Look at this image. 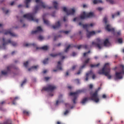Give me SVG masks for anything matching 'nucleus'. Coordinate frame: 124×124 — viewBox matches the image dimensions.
<instances>
[{
    "label": "nucleus",
    "instance_id": "f257e3e1",
    "mask_svg": "<svg viewBox=\"0 0 124 124\" xmlns=\"http://www.w3.org/2000/svg\"><path fill=\"white\" fill-rule=\"evenodd\" d=\"M35 2L37 3V5L34 7L35 13H31L24 15L23 16V18H26L30 21H33V22H36V23H38V19L34 18V15L41 8H47L48 9H51L52 7H48L47 5H45L42 0H35Z\"/></svg>",
    "mask_w": 124,
    "mask_h": 124
},
{
    "label": "nucleus",
    "instance_id": "f03ea898",
    "mask_svg": "<svg viewBox=\"0 0 124 124\" xmlns=\"http://www.w3.org/2000/svg\"><path fill=\"white\" fill-rule=\"evenodd\" d=\"M90 94L91 95L90 97H85L80 102L81 104H86L89 100H93V101H94L96 103L97 102H99V98L97 96V91H96L94 93H92V92L90 93Z\"/></svg>",
    "mask_w": 124,
    "mask_h": 124
},
{
    "label": "nucleus",
    "instance_id": "7ed1b4c3",
    "mask_svg": "<svg viewBox=\"0 0 124 124\" xmlns=\"http://www.w3.org/2000/svg\"><path fill=\"white\" fill-rule=\"evenodd\" d=\"M110 72H111L110 63H106L102 70L99 71L98 74H104V75L107 77L108 79H110L112 78V76L110 75Z\"/></svg>",
    "mask_w": 124,
    "mask_h": 124
},
{
    "label": "nucleus",
    "instance_id": "20e7f679",
    "mask_svg": "<svg viewBox=\"0 0 124 124\" xmlns=\"http://www.w3.org/2000/svg\"><path fill=\"white\" fill-rule=\"evenodd\" d=\"M79 26H82L83 29H85L87 31V37L88 38H90L92 35H94L95 33V31H89L88 30V28H90V27H93V24L91 23L90 24H82V22H79Z\"/></svg>",
    "mask_w": 124,
    "mask_h": 124
},
{
    "label": "nucleus",
    "instance_id": "39448f33",
    "mask_svg": "<svg viewBox=\"0 0 124 124\" xmlns=\"http://www.w3.org/2000/svg\"><path fill=\"white\" fill-rule=\"evenodd\" d=\"M87 92V89H83L80 90H78L76 92L74 93H70V95L71 96H73V102L74 104H76V100L77 99V97H78V94L79 93H86Z\"/></svg>",
    "mask_w": 124,
    "mask_h": 124
},
{
    "label": "nucleus",
    "instance_id": "423d86ee",
    "mask_svg": "<svg viewBox=\"0 0 124 124\" xmlns=\"http://www.w3.org/2000/svg\"><path fill=\"white\" fill-rule=\"evenodd\" d=\"M120 69H121V72L115 73V80L123 79V75H122V74H124V65L122 64L120 65Z\"/></svg>",
    "mask_w": 124,
    "mask_h": 124
},
{
    "label": "nucleus",
    "instance_id": "0eeeda50",
    "mask_svg": "<svg viewBox=\"0 0 124 124\" xmlns=\"http://www.w3.org/2000/svg\"><path fill=\"white\" fill-rule=\"evenodd\" d=\"M2 40H3V42L2 48L4 50L6 49L5 45H7V44H8V43L12 44V45H13L14 47L17 46V43L14 42V41H12L11 40H10V39H9L7 40V42H5V39L4 38H3Z\"/></svg>",
    "mask_w": 124,
    "mask_h": 124
},
{
    "label": "nucleus",
    "instance_id": "6e6552de",
    "mask_svg": "<svg viewBox=\"0 0 124 124\" xmlns=\"http://www.w3.org/2000/svg\"><path fill=\"white\" fill-rule=\"evenodd\" d=\"M93 12L86 13V12H83L82 15L80 16V19L83 20L86 19V18H91V17H93Z\"/></svg>",
    "mask_w": 124,
    "mask_h": 124
},
{
    "label": "nucleus",
    "instance_id": "1a4fd4ad",
    "mask_svg": "<svg viewBox=\"0 0 124 124\" xmlns=\"http://www.w3.org/2000/svg\"><path fill=\"white\" fill-rule=\"evenodd\" d=\"M91 59L90 58L87 59L86 60H85L84 62H83V64L81 65L79 68V70L78 71V72L77 73V74L78 75H79V74H81V71H82V69L83 68H85L86 67V65L89 63V62H90V60Z\"/></svg>",
    "mask_w": 124,
    "mask_h": 124
},
{
    "label": "nucleus",
    "instance_id": "9d476101",
    "mask_svg": "<svg viewBox=\"0 0 124 124\" xmlns=\"http://www.w3.org/2000/svg\"><path fill=\"white\" fill-rule=\"evenodd\" d=\"M57 87L53 85H48L47 87H44L42 91H46V92H53L54 90H56Z\"/></svg>",
    "mask_w": 124,
    "mask_h": 124
},
{
    "label": "nucleus",
    "instance_id": "9b49d317",
    "mask_svg": "<svg viewBox=\"0 0 124 124\" xmlns=\"http://www.w3.org/2000/svg\"><path fill=\"white\" fill-rule=\"evenodd\" d=\"M92 45L96 46L99 49L102 48V43H101V40L100 38L96 39V42H93Z\"/></svg>",
    "mask_w": 124,
    "mask_h": 124
},
{
    "label": "nucleus",
    "instance_id": "f8f14e48",
    "mask_svg": "<svg viewBox=\"0 0 124 124\" xmlns=\"http://www.w3.org/2000/svg\"><path fill=\"white\" fill-rule=\"evenodd\" d=\"M63 10L64 12H66L67 15H74V13H75V9H70L67 10L66 7H64L63 8Z\"/></svg>",
    "mask_w": 124,
    "mask_h": 124
},
{
    "label": "nucleus",
    "instance_id": "ddd939ff",
    "mask_svg": "<svg viewBox=\"0 0 124 124\" xmlns=\"http://www.w3.org/2000/svg\"><path fill=\"white\" fill-rule=\"evenodd\" d=\"M90 75H92L93 79L95 78V75L93 74V71H90L86 74L85 81H88V80H89V77H90Z\"/></svg>",
    "mask_w": 124,
    "mask_h": 124
},
{
    "label": "nucleus",
    "instance_id": "4468645a",
    "mask_svg": "<svg viewBox=\"0 0 124 124\" xmlns=\"http://www.w3.org/2000/svg\"><path fill=\"white\" fill-rule=\"evenodd\" d=\"M106 31H111L113 33L114 35H116V32H115V29L111 28L110 25H107L105 28Z\"/></svg>",
    "mask_w": 124,
    "mask_h": 124
},
{
    "label": "nucleus",
    "instance_id": "2eb2a0df",
    "mask_svg": "<svg viewBox=\"0 0 124 124\" xmlns=\"http://www.w3.org/2000/svg\"><path fill=\"white\" fill-rule=\"evenodd\" d=\"M12 68V66H8L7 67V70L6 71H1V73L2 75H7L9 72H10L11 69Z\"/></svg>",
    "mask_w": 124,
    "mask_h": 124
},
{
    "label": "nucleus",
    "instance_id": "dca6fc26",
    "mask_svg": "<svg viewBox=\"0 0 124 124\" xmlns=\"http://www.w3.org/2000/svg\"><path fill=\"white\" fill-rule=\"evenodd\" d=\"M4 34H5V35L10 34V35H11V36H13L14 37H17V36H18V35H17L14 33L11 32V31H6L4 32Z\"/></svg>",
    "mask_w": 124,
    "mask_h": 124
},
{
    "label": "nucleus",
    "instance_id": "f3484780",
    "mask_svg": "<svg viewBox=\"0 0 124 124\" xmlns=\"http://www.w3.org/2000/svg\"><path fill=\"white\" fill-rule=\"evenodd\" d=\"M61 27V22L60 21H58L55 23V25H53L52 28L54 29V30H56L57 29H60Z\"/></svg>",
    "mask_w": 124,
    "mask_h": 124
},
{
    "label": "nucleus",
    "instance_id": "a211bd4d",
    "mask_svg": "<svg viewBox=\"0 0 124 124\" xmlns=\"http://www.w3.org/2000/svg\"><path fill=\"white\" fill-rule=\"evenodd\" d=\"M39 31H42V28L40 26L38 27L36 30L32 31L31 33V34H34L37 33V32H39Z\"/></svg>",
    "mask_w": 124,
    "mask_h": 124
},
{
    "label": "nucleus",
    "instance_id": "6ab92c4d",
    "mask_svg": "<svg viewBox=\"0 0 124 124\" xmlns=\"http://www.w3.org/2000/svg\"><path fill=\"white\" fill-rule=\"evenodd\" d=\"M63 55V52H59L56 54L51 53L50 54V57H52V58H55V57H57V56H60V57H62V56Z\"/></svg>",
    "mask_w": 124,
    "mask_h": 124
},
{
    "label": "nucleus",
    "instance_id": "aec40b11",
    "mask_svg": "<svg viewBox=\"0 0 124 124\" xmlns=\"http://www.w3.org/2000/svg\"><path fill=\"white\" fill-rule=\"evenodd\" d=\"M104 46L105 47H108L110 46V42L109 41V39H106L104 41Z\"/></svg>",
    "mask_w": 124,
    "mask_h": 124
},
{
    "label": "nucleus",
    "instance_id": "412c9836",
    "mask_svg": "<svg viewBox=\"0 0 124 124\" xmlns=\"http://www.w3.org/2000/svg\"><path fill=\"white\" fill-rule=\"evenodd\" d=\"M89 46L87 45H80L78 46V49H80L81 48H83V49H88Z\"/></svg>",
    "mask_w": 124,
    "mask_h": 124
},
{
    "label": "nucleus",
    "instance_id": "4be33fe9",
    "mask_svg": "<svg viewBox=\"0 0 124 124\" xmlns=\"http://www.w3.org/2000/svg\"><path fill=\"white\" fill-rule=\"evenodd\" d=\"M45 17V15H44L43 16V19L44 23V24H46V25L49 26L50 25V22L47 20H46Z\"/></svg>",
    "mask_w": 124,
    "mask_h": 124
},
{
    "label": "nucleus",
    "instance_id": "5701e85b",
    "mask_svg": "<svg viewBox=\"0 0 124 124\" xmlns=\"http://www.w3.org/2000/svg\"><path fill=\"white\" fill-rule=\"evenodd\" d=\"M49 47L47 46H45L42 47H36V49L38 50V49H41L42 50H44V51H47L48 50Z\"/></svg>",
    "mask_w": 124,
    "mask_h": 124
},
{
    "label": "nucleus",
    "instance_id": "b1692460",
    "mask_svg": "<svg viewBox=\"0 0 124 124\" xmlns=\"http://www.w3.org/2000/svg\"><path fill=\"white\" fill-rule=\"evenodd\" d=\"M61 98H62V94L59 96V99L56 101V105H58L60 102H62V101H61Z\"/></svg>",
    "mask_w": 124,
    "mask_h": 124
},
{
    "label": "nucleus",
    "instance_id": "393cba45",
    "mask_svg": "<svg viewBox=\"0 0 124 124\" xmlns=\"http://www.w3.org/2000/svg\"><path fill=\"white\" fill-rule=\"evenodd\" d=\"M57 68H58V69H59V70H62V64L61 63L60 61H59L58 62V65H57Z\"/></svg>",
    "mask_w": 124,
    "mask_h": 124
},
{
    "label": "nucleus",
    "instance_id": "a878e982",
    "mask_svg": "<svg viewBox=\"0 0 124 124\" xmlns=\"http://www.w3.org/2000/svg\"><path fill=\"white\" fill-rule=\"evenodd\" d=\"M93 3L94 4H97V3H102V0H93Z\"/></svg>",
    "mask_w": 124,
    "mask_h": 124
},
{
    "label": "nucleus",
    "instance_id": "bb28decb",
    "mask_svg": "<svg viewBox=\"0 0 124 124\" xmlns=\"http://www.w3.org/2000/svg\"><path fill=\"white\" fill-rule=\"evenodd\" d=\"M31 2V0H26L24 1V3H25V4L26 5V8H29V4Z\"/></svg>",
    "mask_w": 124,
    "mask_h": 124
},
{
    "label": "nucleus",
    "instance_id": "cd10ccee",
    "mask_svg": "<svg viewBox=\"0 0 124 124\" xmlns=\"http://www.w3.org/2000/svg\"><path fill=\"white\" fill-rule=\"evenodd\" d=\"M23 46L29 47V46H35V44H24Z\"/></svg>",
    "mask_w": 124,
    "mask_h": 124
},
{
    "label": "nucleus",
    "instance_id": "c85d7f7f",
    "mask_svg": "<svg viewBox=\"0 0 124 124\" xmlns=\"http://www.w3.org/2000/svg\"><path fill=\"white\" fill-rule=\"evenodd\" d=\"M53 5H54L55 9H58V2H57V1H53Z\"/></svg>",
    "mask_w": 124,
    "mask_h": 124
},
{
    "label": "nucleus",
    "instance_id": "c756f323",
    "mask_svg": "<svg viewBox=\"0 0 124 124\" xmlns=\"http://www.w3.org/2000/svg\"><path fill=\"white\" fill-rule=\"evenodd\" d=\"M100 65V63H98L97 64H91L90 66L91 67L93 68V67H98Z\"/></svg>",
    "mask_w": 124,
    "mask_h": 124
},
{
    "label": "nucleus",
    "instance_id": "7c9ffc66",
    "mask_svg": "<svg viewBox=\"0 0 124 124\" xmlns=\"http://www.w3.org/2000/svg\"><path fill=\"white\" fill-rule=\"evenodd\" d=\"M23 113L24 115H26V116H29L30 115V112L27 111V110H24L23 111Z\"/></svg>",
    "mask_w": 124,
    "mask_h": 124
},
{
    "label": "nucleus",
    "instance_id": "2f4dec72",
    "mask_svg": "<svg viewBox=\"0 0 124 124\" xmlns=\"http://www.w3.org/2000/svg\"><path fill=\"white\" fill-rule=\"evenodd\" d=\"M38 67V65L33 66L31 68L28 69L29 71H31V69H36Z\"/></svg>",
    "mask_w": 124,
    "mask_h": 124
},
{
    "label": "nucleus",
    "instance_id": "473e14b6",
    "mask_svg": "<svg viewBox=\"0 0 124 124\" xmlns=\"http://www.w3.org/2000/svg\"><path fill=\"white\" fill-rule=\"evenodd\" d=\"M119 15H120V12H118L116 14H115L112 15V19H114V18H115V16H119Z\"/></svg>",
    "mask_w": 124,
    "mask_h": 124
},
{
    "label": "nucleus",
    "instance_id": "72a5a7b5",
    "mask_svg": "<svg viewBox=\"0 0 124 124\" xmlns=\"http://www.w3.org/2000/svg\"><path fill=\"white\" fill-rule=\"evenodd\" d=\"M48 61H49V59L46 58L43 61V63L44 64H47L48 63Z\"/></svg>",
    "mask_w": 124,
    "mask_h": 124
},
{
    "label": "nucleus",
    "instance_id": "f704fd0d",
    "mask_svg": "<svg viewBox=\"0 0 124 124\" xmlns=\"http://www.w3.org/2000/svg\"><path fill=\"white\" fill-rule=\"evenodd\" d=\"M4 104H6V101H2L1 102H0V107L1 106H3Z\"/></svg>",
    "mask_w": 124,
    "mask_h": 124
},
{
    "label": "nucleus",
    "instance_id": "c9c22d12",
    "mask_svg": "<svg viewBox=\"0 0 124 124\" xmlns=\"http://www.w3.org/2000/svg\"><path fill=\"white\" fill-rule=\"evenodd\" d=\"M70 47H73V46H71V45H69L65 49V50H64V52H65V53L67 52L68 51V50H69V48H70Z\"/></svg>",
    "mask_w": 124,
    "mask_h": 124
},
{
    "label": "nucleus",
    "instance_id": "e433bc0d",
    "mask_svg": "<svg viewBox=\"0 0 124 124\" xmlns=\"http://www.w3.org/2000/svg\"><path fill=\"white\" fill-rule=\"evenodd\" d=\"M27 83V79H25L24 81H22L21 87H23V85H25Z\"/></svg>",
    "mask_w": 124,
    "mask_h": 124
},
{
    "label": "nucleus",
    "instance_id": "4c0bfd02",
    "mask_svg": "<svg viewBox=\"0 0 124 124\" xmlns=\"http://www.w3.org/2000/svg\"><path fill=\"white\" fill-rule=\"evenodd\" d=\"M60 32H62L63 33H65V34H68L69 33V31H61Z\"/></svg>",
    "mask_w": 124,
    "mask_h": 124
},
{
    "label": "nucleus",
    "instance_id": "58836bf2",
    "mask_svg": "<svg viewBox=\"0 0 124 124\" xmlns=\"http://www.w3.org/2000/svg\"><path fill=\"white\" fill-rule=\"evenodd\" d=\"M17 99H19V97L17 96L15 97L14 100L13 101V104H14V105H15V101Z\"/></svg>",
    "mask_w": 124,
    "mask_h": 124
},
{
    "label": "nucleus",
    "instance_id": "ea45409f",
    "mask_svg": "<svg viewBox=\"0 0 124 124\" xmlns=\"http://www.w3.org/2000/svg\"><path fill=\"white\" fill-rule=\"evenodd\" d=\"M24 66H25V67H28V65L29 64V62L27 61L26 62H25L24 63H23Z\"/></svg>",
    "mask_w": 124,
    "mask_h": 124
},
{
    "label": "nucleus",
    "instance_id": "a19ab883",
    "mask_svg": "<svg viewBox=\"0 0 124 124\" xmlns=\"http://www.w3.org/2000/svg\"><path fill=\"white\" fill-rule=\"evenodd\" d=\"M103 21L104 22L105 24H107V17L105 16L104 18Z\"/></svg>",
    "mask_w": 124,
    "mask_h": 124
},
{
    "label": "nucleus",
    "instance_id": "79ce46f5",
    "mask_svg": "<svg viewBox=\"0 0 124 124\" xmlns=\"http://www.w3.org/2000/svg\"><path fill=\"white\" fill-rule=\"evenodd\" d=\"M118 43H120V44L123 43V39L122 38H119L118 39Z\"/></svg>",
    "mask_w": 124,
    "mask_h": 124
},
{
    "label": "nucleus",
    "instance_id": "37998d69",
    "mask_svg": "<svg viewBox=\"0 0 124 124\" xmlns=\"http://www.w3.org/2000/svg\"><path fill=\"white\" fill-rule=\"evenodd\" d=\"M44 39V37H43L42 35H40L39 36L38 39H39V40H43V39Z\"/></svg>",
    "mask_w": 124,
    "mask_h": 124
},
{
    "label": "nucleus",
    "instance_id": "c03bdc74",
    "mask_svg": "<svg viewBox=\"0 0 124 124\" xmlns=\"http://www.w3.org/2000/svg\"><path fill=\"white\" fill-rule=\"evenodd\" d=\"M68 113H69V110H66L65 111H64V115H65V116H66V115H67V114H68Z\"/></svg>",
    "mask_w": 124,
    "mask_h": 124
},
{
    "label": "nucleus",
    "instance_id": "a18cd8bd",
    "mask_svg": "<svg viewBox=\"0 0 124 124\" xmlns=\"http://www.w3.org/2000/svg\"><path fill=\"white\" fill-rule=\"evenodd\" d=\"M107 1H108V2H110L111 4H114V1L113 0H107Z\"/></svg>",
    "mask_w": 124,
    "mask_h": 124
},
{
    "label": "nucleus",
    "instance_id": "49530a36",
    "mask_svg": "<svg viewBox=\"0 0 124 124\" xmlns=\"http://www.w3.org/2000/svg\"><path fill=\"white\" fill-rule=\"evenodd\" d=\"M91 53V51H88V52H85L84 54H83V56H84V57H86V56H87V54H89V53Z\"/></svg>",
    "mask_w": 124,
    "mask_h": 124
},
{
    "label": "nucleus",
    "instance_id": "de8ad7c7",
    "mask_svg": "<svg viewBox=\"0 0 124 124\" xmlns=\"http://www.w3.org/2000/svg\"><path fill=\"white\" fill-rule=\"evenodd\" d=\"M2 10H3V12H5V14H7V13H8V12H9V10H7V11H5L4 8H2Z\"/></svg>",
    "mask_w": 124,
    "mask_h": 124
},
{
    "label": "nucleus",
    "instance_id": "09e8293b",
    "mask_svg": "<svg viewBox=\"0 0 124 124\" xmlns=\"http://www.w3.org/2000/svg\"><path fill=\"white\" fill-rule=\"evenodd\" d=\"M44 79H45V81H48V80H49V79H50V77H46L44 78Z\"/></svg>",
    "mask_w": 124,
    "mask_h": 124
},
{
    "label": "nucleus",
    "instance_id": "8fccbe9b",
    "mask_svg": "<svg viewBox=\"0 0 124 124\" xmlns=\"http://www.w3.org/2000/svg\"><path fill=\"white\" fill-rule=\"evenodd\" d=\"M75 81L76 83H77V84H79L80 83V81L78 79H75Z\"/></svg>",
    "mask_w": 124,
    "mask_h": 124
},
{
    "label": "nucleus",
    "instance_id": "3c124183",
    "mask_svg": "<svg viewBox=\"0 0 124 124\" xmlns=\"http://www.w3.org/2000/svg\"><path fill=\"white\" fill-rule=\"evenodd\" d=\"M65 105L66 108H70V105L69 104H65Z\"/></svg>",
    "mask_w": 124,
    "mask_h": 124
},
{
    "label": "nucleus",
    "instance_id": "603ef678",
    "mask_svg": "<svg viewBox=\"0 0 124 124\" xmlns=\"http://www.w3.org/2000/svg\"><path fill=\"white\" fill-rule=\"evenodd\" d=\"M77 65H74L73 66V67H72V70H74V69H75V68H76Z\"/></svg>",
    "mask_w": 124,
    "mask_h": 124
},
{
    "label": "nucleus",
    "instance_id": "864d4df0",
    "mask_svg": "<svg viewBox=\"0 0 124 124\" xmlns=\"http://www.w3.org/2000/svg\"><path fill=\"white\" fill-rule=\"evenodd\" d=\"M93 84H90L89 85V88L90 89H93Z\"/></svg>",
    "mask_w": 124,
    "mask_h": 124
},
{
    "label": "nucleus",
    "instance_id": "5fc2aeb1",
    "mask_svg": "<svg viewBox=\"0 0 124 124\" xmlns=\"http://www.w3.org/2000/svg\"><path fill=\"white\" fill-rule=\"evenodd\" d=\"M117 33V35L119 36L121 35V31H119L118 32H116Z\"/></svg>",
    "mask_w": 124,
    "mask_h": 124
},
{
    "label": "nucleus",
    "instance_id": "6e6d98bb",
    "mask_svg": "<svg viewBox=\"0 0 124 124\" xmlns=\"http://www.w3.org/2000/svg\"><path fill=\"white\" fill-rule=\"evenodd\" d=\"M97 10L99 11H101V10H102V8L101 7H98L97 8Z\"/></svg>",
    "mask_w": 124,
    "mask_h": 124
},
{
    "label": "nucleus",
    "instance_id": "4d7b16f0",
    "mask_svg": "<svg viewBox=\"0 0 124 124\" xmlns=\"http://www.w3.org/2000/svg\"><path fill=\"white\" fill-rule=\"evenodd\" d=\"M102 97H103V98H106V97H107V96L105 94H103L102 95Z\"/></svg>",
    "mask_w": 124,
    "mask_h": 124
},
{
    "label": "nucleus",
    "instance_id": "13d9d810",
    "mask_svg": "<svg viewBox=\"0 0 124 124\" xmlns=\"http://www.w3.org/2000/svg\"><path fill=\"white\" fill-rule=\"evenodd\" d=\"M22 6H23V5L22 4H19L18 5V8H21V7H22Z\"/></svg>",
    "mask_w": 124,
    "mask_h": 124
},
{
    "label": "nucleus",
    "instance_id": "bf43d9fd",
    "mask_svg": "<svg viewBox=\"0 0 124 124\" xmlns=\"http://www.w3.org/2000/svg\"><path fill=\"white\" fill-rule=\"evenodd\" d=\"M72 56H73V57H75V56H76V53L73 52Z\"/></svg>",
    "mask_w": 124,
    "mask_h": 124
},
{
    "label": "nucleus",
    "instance_id": "052dcab7",
    "mask_svg": "<svg viewBox=\"0 0 124 124\" xmlns=\"http://www.w3.org/2000/svg\"><path fill=\"white\" fill-rule=\"evenodd\" d=\"M66 21V17L64 16L63 17V21L65 22Z\"/></svg>",
    "mask_w": 124,
    "mask_h": 124
},
{
    "label": "nucleus",
    "instance_id": "680f3d73",
    "mask_svg": "<svg viewBox=\"0 0 124 124\" xmlns=\"http://www.w3.org/2000/svg\"><path fill=\"white\" fill-rule=\"evenodd\" d=\"M0 111H4V108H0Z\"/></svg>",
    "mask_w": 124,
    "mask_h": 124
},
{
    "label": "nucleus",
    "instance_id": "e2e57ef3",
    "mask_svg": "<svg viewBox=\"0 0 124 124\" xmlns=\"http://www.w3.org/2000/svg\"><path fill=\"white\" fill-rule=\"evenodd\" d=\"M69 74H68V71L66 72V74H65V76H68Z\"/></svg>",
    "mask_w": 124,
    "mask_h": 124
},
{
    "label": "nucleus",
    "instance_id": "0e129e2a",
    "mask_svg": "<svg viewBox=\"0 0 124 124\" xmlns=\"http://www.w3.org/2000/svg\"><path fill=\"white\" fill-rule=\"evenodd\" d=\"M61 45H62V44L61 43H59V44H57L56 46H57L58 47H60V46H61Z\"/></svg>",
    "mask_w": 124,
    "mask_h": 124
},
{
    "label": "nucleus",
    "instance_id": "69168bd1",
    "mask_svg": "<svg viewBox=\"0 0 124 124\" xmlns=\"http://www.w3.org/2000/svg\"><path fill=\"white\" fill-rule=\"evenodd\" d=\"M83 8H86V7H87V5L84 4V5H83Z\"/></svg>",
    "mask_w": 124,
    "mask_h": 124
},
{
    "label": "nucleus",
    "instance_id": "338daca9",
    "mask_svg": "<svg viewBox=\"0 0 124 124\" xmlns=\"http://www.w3.org/2000/svg\"><path fill=\"white\" fill-rule=\"evenodd\" d=\"M14 4V1H13L11 3L10 5H13Z\"/></svg>",
    "mask_w": 124,
    "mask_h": 124
},
{
    "label": "nucleus",
    "instance_id": "774afa93",
    "mask_svg": "<svg viewBox=\"0 0 124 124\" xmlns=\"http://www.w3.org/2000/svg\"><path fill=\"white\" fill-rule=\"evenodd\" d=\"M57 124H61V122H59V121H58V122H57Z\"/></svg>",
    "mask_w": 124,
    "mask_h": 124
}]
</instances>
